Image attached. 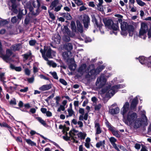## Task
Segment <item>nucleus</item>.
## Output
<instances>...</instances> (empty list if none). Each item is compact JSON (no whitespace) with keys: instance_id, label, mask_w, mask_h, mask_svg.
I'll use <instances>...</instances> for the list:
<instances>
[{"instance_id":"obj_1","label":"nucleus","mask_w":151,"mask_h":151,"mask_svg":"<svg viewBox=\"0 0 151 151\" xmlns=\"http://www.w3.org/2000/svg\"><path fill=\"white\" fill-rule=\"evenodd\" d=\"M123 87V86L120 84L111 87L109 86L102 89L101 91L103 93H106L107 96L111 97L117 91L118 89Z\"/></svg>"},{"instance_id":"obj_2","label":"nucleus","mask_w":151,"mask_h":151,"mask_svg":"<svg viewBox=\"0 0 151 151\" xmlns=\"http://www.w3.org/2000/svg\"><path fill=\"white\" fill-rule=\"evenodd\" d=\"M103 22L106 27L113 30L117 31L119 29L118 22L114 23L113 21L110 19L105 18L103 19Z\"/></svg>"},{"instance_id":"obj_3","label":"nucleus","mask_w":151,"mask_h":151,"mask_svg":"<svg viewBox=\"0 0 151 151\" xmlns=\"http://www.w3.org/2000/svg\"><path fill=\"white\" fill-rule=\"evenodd\" d=\"M137 117V115L136 113L132 111H129L127 115L126 119L124 122L128 126L132 125Z\"/></svg>"},{"instance_id":"obj_4","label":"nucleus","mask_w":151,"mask_h":151,"mask_svg":"<svg viewBox=\"0 0 151 151\" xmlns=\"http://www.w3.org/2000/svg\"><path fill=\"white\" fill-rule=\"evenodd\" d=\"M148 30V27L147 24L144 22L141 23V27L139 31V37L145 39L146 37V33Z\"/></svg>"},{"instance_id":"obj_5","label":"nucleus","mask_w":151,"mask_h":151,"mask_svg":"<svg viewBox=\"0 0 151 151\" xmlns=\"http://www.w3.org/2000/svg\"><path fill=\"white\" fill-rule=\"evenodd\" d=\"M141 117L143 119L142 120L141 119H137L133 123L132 125H133L134 127L135 128H137L140 127L142 124H146L147 122V119L146 116L144 114L142 115Z\"/></svg>"},{"instance_id":"obj_6","label":"nucleus","mask_w":151,"mask_h":151,"mask_svg":"<svg viewBox=\"0 0 151 151\" xmlns=\"http://www.w3.org/2000/svg\"><path fill=\"white\" fill-rule=\"evenodd\" d=\"M106 82V80L104 76L102 75L98 78L96 82V85L98 88H100L105 84Z\"/></svg>"},{"instance_id":"obj_7","label":"nucleus","mask_w":151,"mask_h":151,"mask_svg":"<svg viewBox=\"0 0 151 151\" xmlns=\"http://www.w3.org/2000/svg\"><path fill=\"white\" fill-rule=\"evenodd\" d=\"M12 52L9 49H7L6 50V54L4 55L2 52V51L0 52V57L6 62H8L9 60V57L12 55Z\"/></svg>"},{"instance_id":"obj_8","label":"nucleus","mask_w":151,"mask_h":151,"mask_svg":"<svg viewBox=\"0 0 151 151\" xmlns=\"http://www.w3.org/2000/svg\"><path fill=\"white\" fill-rule=\"evenodd\" d=\"M42 51L45 52V53L46 52V55L47 57L48 58H52V56H55V52L52 51L51 49L49 48L46 50V48L44 46V50H43L42 49Z\"/></svg>"},{"instance_id":"obj_9","label":"nucleus","mask_w":151,"mask_h":151,"mask_svg":"<svg viewBox=\"0 0 151 151\" xmlns=\"http://www.w3.org/2000/svg\"><path fill=\"white\" fill-rule=\"evenodd\" d=\"M40 51L42 54V57L45 60L47 61V63L48 65L51 66L53 68H55L56 67L57 65L55 63L52 61L48 60L47 58L46 57L45 55V52L42 51V50H40Z\"/></svg>"},{"instance_id":"obj_10","label":"nucleus","mask_w":151,"mask_h":151,"mask_svg":"<svg viewBox=\"0 0 151 151\" xmlns=\"http://www.w3.org/2000/svg\"><path fill=\"white\" fill-rule=\"evenodd\" d=\"M83 21L85 27L86 28H88L90 21V19L88 16L86 14L83 15Z\"/></svg>"},{"instance_id":"obj_11","label":"nucleus","mask_w":151,"mask_h":151,"mask_svg":"<svg viewBox=\"0 0 151 151\" xmlns=\"http://www.w3.org/2000/svg\"><path fill=\"white\" fill-rule=\"evenodd\" d=\"M109 140L113 147L117 151H120L119 148L117 147V145L115 143V142L116 141V139L114 137H111L109 138Z\"/></svg>"},{"instance_id":"obj_12","label":"nucleus","mask_w":151,"mask_h":151,"mask_svg":"<svg viewBox=\"0 0 151 151\" xmlns=\"http://www.w3.org/2000/svg\"><path fill=\"white\" fill-rule=\"evenodd\" d=\"M69 134L70 136V137H68V136H64L63 137V138L66 140L71 139L72 142H76V143L78 142V141L74 139V137L73 135V134H71L70 133H69Z\"/></svg>"},{"instance_id":"obj_13","label":"nucleus","mask_w":151,"mask_h":151,"mask_svg":"<svg viewBox=\"0 0 151 151\" xmlns=\"http://www.w3.org/2000/svg\"><path fill=\"white\" fill-rule=\"evenodd\" d=\"M104 68V66H99L97 68L96 70L93 69L91 70L90 72V73L91 75H93L96 74H97L101 71Z\"/></svg>"},{"instance_id":"obj_14","label":"nucleus","mask_w":151,"mask_h":151,"mask_svg":"<svg viewBox=\"0 0 151 151\" xmlns=\"http://www.w3.org/2000/svg\"><path fill=\"white\" fill-rule=\"evenodd\" d=\"M129 107V104L128 102H126L124 104L122 108L123 111L122 112V114L124 116V114L127 111Z\"/></svg>"},{"instance_id":"obj_15","label":"nucleus","mask_w":151,"mask_h":151,"mask_svg":"<svg viewBox=\"0 0 151 151\" xmlns=\"http://www.w3.org/2000/svg\"><path fill=\"white\" fill-rule=\"evenodd\" d=\"M60 36L58 34L55 35L52 37L53 42L55 44H59L60 42Z\"/></svg>"},{"instance_id":"obj_16","label":"nucleus","mask_w":151,"mask_h":151,"mask_svg":"<svg viewBox=\"0 0 151 151\" xmlns=\"http://www.w3.org/2000/svg\"><path fill=\"white\" fill-rule=\"evenodd\" d=\"M95 128L96 130V134H99L101 132L102 130L100 128L99 124L98 123L96 122H95Z\"/></svg>"},{"instance_id":"obj_17","label":"nucleus","mask_w":151,"mask_h":151,"mask_svg":"<svg viewBox=\"0 0 151 151\" xmlns=\"http://www.w3.org/2000/svg\"><path fill=\"white\" fill-rule=\"evenodd\" d=\"M52 88L51 84L44 85L40 87L39 89L42 91L48 90Z\"/></svg>"},{"instance_id":"obj_18","label":"nucleus","mask_w":151,"mask_h":151,"mask_svg":"<svg viewBox=\"0 0 151 151\" xmlns=\"http://www.w3.org/2000/svg\"><path fill=\"white\" fill-rule=\"evenodd\" d=\"M108 127L111 131L112 134L114 136L118 137H120V135L117 131L115 130L110 126H108Z\"/></svg>"},{"instance_id":"obj_19","label":"nucleus","mask_w":151,"mask_h":151,"mask_svg":"<svg viewBox=\"0 0 151 151\" xmlns=\"http://www.w3.org/2000/svg\"><path fill=\"white\" fill-rule=\"evenodd\" d=\"M71 53L70 51L65 52L63 54V56L65 59H68L71 56Z\"/></svg>"},{"instance_id":"obj_20","label":"nucleus","mask_w":151,"mask_h":151,"mask_svg":"<svg viewBox=\"0 0 151 151\" xmlns=\"http://www.w3.org/2000/svg\"><path fill=\"white\" fill-rule=\"evenodd\" d=\"M105 140L101 141L96 143V146L97 148H99L100 147L104 148L105 147Z\"/></svg>"},{"instance_id":"obj_21","label":"nucleus","mask_w":151,"mask_h":151,"mask_svg":"<svg viewBox=\"0 0 151 151\" xmlns=\"http://www.w3.org/2000/svg\"><path fill=\"white\" fill-rule=\"evenodd\" d=\"M60 3L58 0H54L53 2H52L50 6V8L51 9H53L54 7L57 6Z\"/></svg>"},{"instance_id":"obj_22","label":"nucleus","mask_w":151,"mask_h":151,"mask_svg":"<svg viewBox=\"0 0 151 151\" xmlns=\"http://www.w3.org/2000/svg\"><path fill=\"white\" fill-rule=\"evenodd\" d=\"M127 29L129 34V36H132L133 34L134 30V27L131 25H129Z\"/></svg>"},{"instance_id":"obj_23","label":"nucleus","mask_w":151,"mask_h":151,"mask_svg":"<svg viewBox=\"0 0 151 151\" xmlns=\"http://www.w3.org/2000/svg\"><path fill=\"white\" fill-rule=\"evenodd\" d=\"M119 109L118 107H116L115 109H110L109 112L112 114H116L119 112Z\"/></svg>"},{"instance_id":"obj_24","label":"nucleus","mask_w":151,"mask_h":151,"mask_svg":"<svg viewBox=\"0 0 151 151\" xmlns=\"http://www.w3.org/2000/svg\"><path fill=\"white\" fill-rule=\"evenodd\" d=\"M128 26L127 23L125 22H121V28L122 30H126Z\"/></svg>"},{"instance_id":"obj_25","label":"nucleus","mask_w":151,"mask_h":151,"mask_svg":"<svg viewBox=\"0 0 151 151\" xmlns=\"http://www.w3.org/2000/svg\"><path fill=\"white\" fill-rule=\"evenodd\" d=\"M86 64H83L79 68L78 71L82 74L83 73L85 72L86 71Z\"/></svg>"},{"instance_id":"obj_26","label":"nucleus","mask_w":151,"mask_h":151,"mask_svg":"<svg viewBox=\"0 0 151 151\" xmlns=\"http://www.w3.org/2000/svg\"><path fill=\"white\" fill-rule=\"evenodd\" d=\"M138 103V100L137 98L133 99L131 105V107L132 109L134 108Z\"/></svg>"},{"instance_id":"obj_27","label":"nucleus","mask_w":151,"mask_h":151,"mask_svg":"<svg viewBox=\"0 0 151 151\" xmlns=\"http://www.w3.org/2000/svg\"><path fill=\"white\" fill-rule=\"evenodd\" d=\"M62 31L64 34V35H70V32L68 28L66 26H64L62 29Z\"/></svg>"},{"instance_id":"obj_28","label":"nucleus","mask_w":151,"mask_h":151,"mask_svg":"<svg viewBox=\"0 0 151 151\" xmlns=\"http://www.w3.org/2000/svg\"><path fill=\"white\" fill-rule=\"evenodd\" d=\"M74 36V34H72L71 35L70 34V35H65L63 37V40L66 42H69L70 40V37H73Z\"/></svg>"},{"instance_id":"obj_29","label":"nucleus","mask_w":151,"mask_h":151,"mask_svg":"<svg viewBox=\"0 0 151 151\" xmlns=\"http://www.w3.org/2000/svg\"><path fill=\"white\" fill-rule=\"evenodd\" d=\"M5 73L4 72H0V81L3 82V85L4 86V83L5 81H4V80L5 79Z\"/></svg>"},{"instance_id":"obj_30","label":"nucleus","mask_w":151,"mask_h":151,"mask_svg":"<svg viewBox=\"0 0 151 151\" xmlns=\"http://www.w3.org/2000/svg\"><path fill=\"white\" fill-rule=\"evenodd\" d=\"M61 15L63 16L65 18L68 20H70L72 19L71 16L68 13H62L61 14Z\"/></svg>"},{"instance_id":"obj_31","label":"nucleus","mask_w":151,"mask_h":151,"mask_svg":"<svg viewBox=\"0 0 151 151\" xmlns=\"http://www.w3.org/2000/svg\"><path fill=\"white\" fill-rule=\"evenodd\" d=\"M77 135L81 139H84L86 136V134L85 132H79Z\"/></svg>"},{"instance_id":"obj_32","label":"nucleus","mask_w":151,"mask_h":151,"mask_svg":"<svg viewBox=\"0 0 151 151\" xmlns=\"http://www.w3.org/2000/svg\"><path fill=\"white\" fill-rule=\"evenodd\" d=\"M67 111L68 113V115L66 116V117H70L74 115V112L72 109H67Z\"/></svg>"},{"instance_id":"obj_33","label":"nucleus","mask_w":151,"mask_h":151,"mask_svg":"<svg viewBox=\"0 0 151 151\" xmlns=\"http://www.w3.org/2000/svg\"><path fill=\"white\" fill-rule=\"evenodd\" d=\"M10 68L12 69L15 70L19 72L22 70V68L20 67H15L12 64L10 65Z\"/></svg>"},{"instance_id":"obj_34","label":"nucleus","mask_w":151,"mask_h":151,"mask_svg":"<svg viewBox=\"0 0 151 151\" xmlns=\"http://www.w3.org/2000/svg\"><path fill=\"white\" fill-rule=\"evenodd\" d=\"M24 58V60H27L29 58H31L32 56V53L30 51L29 52L24 54L22 55Z\"/></svg>"},{"instance_id":"obj_35","label":"nucleus","mask_w":151,"mask_h":151,"mask_svg":"<svg viewBox=\"0 0 151 151\" xmlns=\"http://www.w3.org/2000/svg\"><path fill=\"white\" fill-rule=\"evenodd\" d=\"M139 62L142 64L147 63V60L144 56H142L139 58Z\"/></svg>"},{"instance_id":"obj_36","label":"nucleus","mask_w":151,"mask_h":151,"mask_svg":"<svg viewBox=\"0 0 151 151\" xmlns=\"http://www.w3.org/2000/svg\"><path fill=\"white\" fill-rule=\"evenodd\" d=\"M64 47L65 48L68 50H70L73 48V46L72 44L70 43L65 44Z\"/></svg>"},{"instance_id":"obj_37","label":"nucleus","mask_w":151,"mask_h":151,"mask_svg":"<svg viewBox=\"0 0 151 151\" xmlns=\"http://www.w3.org/2000/svg\"><path fill=\"white\" fill-rule=\"evenodd\" d=\"M32 4L35 8H38L40 6V3L39 0H36V1L33 2Z\"/></svg>"},{"instance_id":"obj_38","label":"nucleus","mask_w":151,"mask_h":151,"mask_svg":"<svg viewBox=\"0 0 151 151\" xmlns=\"http://www.w3.org/2000/svg\"><path fill=\"white\" fill-rule=\"evenodd\" d=\"M20 47V45H16L12 46L11 49L14 51H16L19 50Z\"/></svg>"},{"instance_id":"obj_39","label":"nucleus","mask_w":151,"mask_h":151,"mask_svg":"<svg viewBox=\"0 0 151 151\" xmlns=\"http://www.w3.org/2000/svg\"><path fill=\"white\" fill-rule=\"evenodd\" d=\"M62 6H63L61 4H59L58 5L55 7L54 11L57 12L60 11Z\"/></svg>"},{"instance_id":"obj_40","label":"nucleus","mask_w":151,"mask_h":151,"mask_svg":"<svg viewBox=\"0 0 151 151\" xmlns=\"http://www.w3.org/2000/svg\"><path fill=\"white\" fill-rule=\"evenodd\" d=\"M36 119L42 124L43 125H45L46 123L45 121L41 118L40 117H37L36 118Z\"/></svg>"},{"instance_id":"obj_41","label":"nucleus","mask_w":151,"mask_h":151,"mask_svg":"<svg viewBox=\"0 0 151 151\" xmlns=\"http://www.w3.org/2000/svg\"><path fill=\"white\" fill-rule=\"evenodd\" d=\"M25 140L28 144L30 145H36L34 142L32 141L30 139H25Z\"/></svg>"},{"instance_id":"obj_42","label":"nucleus","mask_w":151,"mask_h":151,"mask_svg":"<svg viewBox=\"0 0 151 151\" xmlns=\"http://www.w3.org/2000/svg\"><path fill=\"white\" fill-rule=\"evenodd\" d=\"M115 16L118 18L119 19H118V21L119 22L121 23L122 22V18H123V16L119 14H115Z\"/></svg>"},{"instance_id":"obj_43","label":"nucleus","mask_w":151,"mask_h":151,"mask_svg":"<svg viewBox=\"0 0 151 151\" xmlns=\"http://www.w3.org/2000/svg\"><path fill=\"white\" fill-rule=\"evenodd\" d=\"M78 6H80L83 4V2L81 0H73Z\"/></svg>"},{"instance_id":"obj_44","label":"nucleus","mask_w":151,"mask_h":151,"mask_svg":"<svg viewBox=\"0 0 151 151\" xmlns=\"http://www.w3.org/2000/svg\"><path fill=\"white\" fill-rule=\"evenodd\" d=\"M71 29L73 31H75L76 30V27L75 22H72L71 23Z\"/></svg>"},{"instance_id":"obj_45","label":"nucleus","mask_w":151,"mask_h":151,"mask_svg":"<svg viewBox=\"0 0 151 151\" xmlns=\"http://www.w3.org/2000/svg\"><path fill=\"white\" fill-rule=\"evenodd\" d=\"M50 73L52 75L53 77L55 79H58V77L57 76V73L55 72H50Z\"/></svg>"},{"instance_id":"obj_46","label":"nucleus","mask_w":151,"mask_h":151,"mask_svg":"<svg viewBox=\"0 0 151 151\" xmlns=\"http://www.w3.org/2000/svg\"><path fill=\"white\" fill-rule=\"evenodd\" d=\"M136 1L137 4L141 6H143L145 4L144 2L142 1L141 0H136Z\"/></svg>"},{"instance_id":"obj_47","label":"nucleus","mask_w":151,"mask_h":151,"mask_svg":"<svg viewBox=\"0 0 151 151\" xmlns=\"http://www.w3.org/2000/svg\"><path fill=\"white\" fill-rule=\"evenodd\" d=\"M36 43V41L35 40H31L29 41V43L31 46H33L35 45Z\"/></svg>"},{"instance_id":"obj_48","label":"nucleus","mask_w":151,"mask_h":151,"mask_svg":"<svg viewBox=\"0 0 151 151\" xmlns=\"http://www.w3.org/2000/svg\"><path fill=\"white\" fill-rule=\"evenodd\" d=\"M65 109V107L64 106L60 105L57 111L60 112L61 111H64Z\"/></svg>"},{"instance_id":"obj_49","label":"nucleus","mask_w":151,"mask_h":151,"mask_svg":"<svg viewBox=\"0 0 151 151\" xmlns=\"http://www.w3.org/2000/svg\"><path fill=\"white\" fill-rule=\"evenodd\" d=\"M8 23V22L6 20H3L0 21V25L3 26L7 24Z\"/></svg>"},{"instance_id":"obj_50","label":"nucleus","mask_w":151,"mask_h":151,"mask_svg":"<svg viewBox=\"0 0 151 151\" xmlns=\"http://www.w3.org/2000/svg\"><path fill=\"white\" fill-rule=\"evenodd\" d=\"M59 81L62 84L65 86H66L67 84V82L63 79H60Z\"/></svg>"},{"instance_id":"obj_51","label":"nucleus","mask_w":151,"mask_h":151,"mask_svg":"<svg viewBox=\"0 0 151 151\" xmlns=\"http://www.w3.org/2000/svg\"><path fill=\"white\" fill-rule=\"evenodd\" d=\"M140 151H148L146 147L143 145H142V148Z\"/></svg>"},{"instance_id":"obj_52","label":"nucleus","mask_w":151,"mask_h":151,"mask_svg":"<svg viewBox=\"0 0 151 151\" xmlns=\"http://www.w3.org/2000/svg\"><path fill=\"white\" fill-rule=\"evenodd\" d=\"M76 68V65H71L69 66V68L71 70H74Z\"/></svg>"},{"instance_id":"obj_53","label":"nucleus","mask_w":151,"mask_h":151,"mask_svg":"<svg viewBox=\"0 0 151 151\" xmlns=\"http://www.w3.org/2000/svg\"><path fill=\"white\" fill-rule=\"evenodd\" d=\"M79 112L82 115H83L84 113V109L82 108H79Z\"/></svg>"},{"instance_id":"obj_54","label":"nucleus","mask_w":151,"mask_h":151,"mask_svg":"<svg viewBox=\"0 0 151 151\" xmlns=\"http://www.w3.org/2000/svg\"><path fill=\"white\" fill-rule=\"evenodd\" d=\"M87 9V8L84 6H81L79 8V11L80 12L86 10Z\"/></svg>"},{"instance_id":"obj_55","label":"nucleus","mask_w":151,"mask_h":151,"mask_svg":"<svg viewBox=\"0 0 151 151\" xmlns=\"http://www.w3.org/2000/svg\"><path fill=\"white\" fill-rule=\"evenodd\" d=\"M49 14L51 18L53 20H54L55 18V17L54 14L50 12H49Z\"/></svg>"},{"instance_id":"obj_56","label":"nucleus","mask_w":151,"mask_h":151,"mask_svg":"<svg viewBox=\"0 0 151 151\" xmlns=\"http://www.w3.org/2000/svg\"><path fill=\"white\" fill-rule=\"evenodd\" d=\"M28 88L27 87H26L24 88L23 89H21L20 90V91L21 92H27L28 90Z\"/></svg>"},{"instance_id":"obj_57","label":"nucleus","mask_w":151,"mask_h":151,"mask_svg":"<svg viewBox=\"0 0 151 151\" xmlns=\"http://www.w3.org/2000/svg\"><path fill=\"white\" fill-rule=\"evenodd\" d=\"M46 115L47 117H51L52 116V113L50 111H47L46 113Z\"/></svg>"},{"instance_id":"obj_58","label":"nucleus","mask_w":151,"mask_h":151,"mask_svg":"<svg viewBox=\"0 0 151 151\" xmlns=\"http://www.w3.org/2000/svg\"><path fill=\"white\" fill-rule=\"evenodd\" d=\"M10 104H11L16 105L17 104L16 100L15 99H14L10 101Z\"/></svg>"},{"instance_id":"obj_59","label":"nucleus","mask_w":151,"mask_h":151,"mask_svg":"<svg viewBox=\"0 0 151 151\" xmlns=\"http://www.w3.org/2000/svg\"><path fill=\"white\" fill-rule=\"evenodd\" d=\"M135 148L137 150H139L141 147V145L140 144L136 143L135 145Z\"/></svg>"},{"instance_id":"obj_60","label":"nucleus","mask_w":151,"mask_h":151,"mask_svg":"<svg viewBox=\"0 0 151 151\" xmlns=\"http://www.w3.org/2000/svg\"><path fill=\"white\" fill-rule=\"evenodd\" d=\"M101 105L100 104H98L96 105L95 107V110H99L101 108Z\"/></svg>"},{"instance_id":"obj_61","label":"nucleus","mask_w":151,"mask_h":151,"mask_svg":"<svg viewBox=\"0 0 151 151\" xmlns=\"http://www.w3.org/2000/svg\"><path fill=\"white\" fill-rule=\"evenodd\" d=\"M17 19L16 17H13L11 19V22L13 23H15L17 22Z\"/></svg>"},{"instance_id":"obj_62","label":"nucleus","mask_w":151,"mask_h":151,"mask_svg":"<svg viewBox=\"0 0 151 151\" xmlns=\"http://www.w3.org/2000/svg\"><path fill=\"white\" fill-rule=\"evenodd\" d=\"M55 99L56 101V103L57 105H58L59 104V101L60 100V97L58 96H57L56 97Z\"/></svg>"},{"instance_id":"obj_63","label":"nucleus","mask_w":151,"mask_h":151,"mask_svg":"<svg viewBox=\"0 0 151 151\" xmlns=\"http://www.w3.org/2000/svg\"><path fill=\"white\" fill-rule=\"evenodd\" d=\"M40 110L43 114H46L47 111L46 109L45 108H41Z\"/></svg>"},{"instance_id":"obj_64","label":"nucleus","mask_w":151,"mask_h":151,"mask_svg":"<svg viewBox=\"0 0 151 151\" xmlns=\"http://www.w3.org/2000/svg\"><path fill=\"white\" fill-rule=\"evenodd\" d=\"M147 62L148 66L151 67V56L149 58Z\"/></svg>"}]
</instances>
